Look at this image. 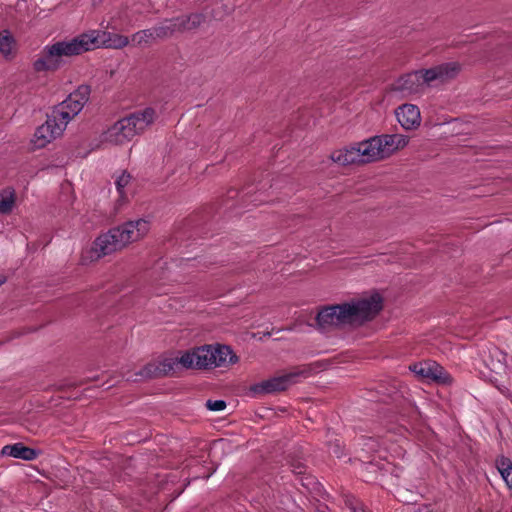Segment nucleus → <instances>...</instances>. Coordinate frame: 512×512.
I'll return each instance as SVG.
<instances>
[{
    "instance_id": "obj_24",
    "label": "nucleus",
    "mask_w": 512,
    "mask_h": 512,
    "mask_svg": "<svg viewBox=\"0 0 512 512\" xmlns=\"http://www.w3.org/2000/svg\"><path fill=\"white\" fill-rule=\"evenodd\" d=\"M6 281V278L3 276H0V286Z\"/></svg>"
},
{
    "instance_id": "obj_6",
    "label": "nucleus",
    "mask_w": 512,
    "mask_h": 512,
    "mask_svg": "<svg viewBox=\"0 0 512 512\" xmlns=\"http://www.w3.org/2000/svg\"><path fill=\"white\" fill-rule=\"evenodd\" d=\"M459 71V64L451 62L427 70L412 72L400 77L393 84V90L402 93L403 96H409L418 93L424 84L429 85L434 81L446 82L454 78Z\"/></svg>"
},
{
    "instance_id": "obj_4",
    "label": "nucleus",
    "mask_w": 512,
    "mask_h": 512,
    "mask_svg": "<svg viewBox=\"0 0 512 512\" xmlns=\"http://www.w3.org/2000/svg\"><path fill=\"white\" fill-rule=\"evenodd\" d=\"M88 98L89 88L87 86H81L57 105L51 114L48 115L45 123L36 129L31 140L33 147L35 149L44 148L53 140L60 137L68 123L82 111Z\"/></svg>"
},
{
    "instance_id": "obj_5",
    "label": "nucleus",
    "mask_w": 512,
    "mask_h": 512,
    "mask_svg": "<svg viewBox=\"0 0 512 512\" xmlns=\"http://www.w3.org/2000/svg\"><path fill=\"white\" fill-rule=\"evenodd\" d=\"M156 117V111L149 107L132 113L110 126L102 135L103 141L112 145H123L143 133L154 123Z\"/></svg>"
},
{
    "instance_id": "obj_19",
    "label": "nucleus",
    "mask_w": 512,
    "mask_h": 512,
    "mask_svg": "<svg viewBox=\"0 0 512 512\" xmlns=\"http://www.w3.org/2000/svg\"><path fill=\"white\" fill-rule=\"evenodd\" d=\"M496 467L507 486L512 490V462L510 459L505 457L497 459Z\"/></svg>"
},
{
    "instance_id": "obj_16",
    "label": "nucleus",
    "mask_w": 512,
    "mask_h": 512,
    "mask_svg": "<svg viewBox=\"0 0 512 512\" xmlns=\"http://www.w3.org/2000/svg\"><path fill=\"white\" fill-rule=\"evenodd\" d=\"M16 51V42L12 35L4 30L0 33V52L5 58H12Z\"/></svg>"
},
{
    "instance_id": "obj_2",
    "label": "nucleus",
    "mask_w": 512,
    "mask_h": 512,
    "mask_svg": "<svg viewBox=\"0 0 512 512\" xmlns=\"http://www.w3.org/2000/svg\"><path fill=\"white\" fill-rule=\"evenodd\" d=\"M382 309L379 294L363 296L321 309L316 317L320 329L326 331L344 326H358L373 319Z\"/></svg>"
},
{
    "instance_id": "obj_13",
    "label": "nucleus",
    "mask_w": 512,
    "mask_h": 512,
    "mask_svg": "<svg viewBox=\"0 0 512 512\" xmlns=\"http://www.w3.org/2000/svg\"><path fill=\"white\" fill-rule=\"evenodd\" d=\"M380 137L386 158L405 148L409 143V137L403 134H383Z\"/></svg>"
},
{
    "instance_id": "obj_17",
    "label": "nucleus",
    "mask_w": 512,
    "mask_h": 512,
    "mask_svg": "<svg viewBox=\"0 0 512 512\" xmlns=\"http://www.w3.org/2000/svg\"><path fill=\"white\" fill-rule=\"evenodd\" d=\"M131 41L135 46L145 47L157 41V38L154 35V29L149 28L134 33L131 37Z\"/></svg>"
},
{
    "instance_id": "obj_3",
    "label": "nucleus",
    "mask_w": 512,
    "mask_h": 512,
    "mask_svg": "<svg viewBox=\"0 0 512 512\" xmlns=\"http://www.w3.org/2000/svg\"><path fill=\"white\" fill-rule=\"evenodd\" d=\"M151 228L148 218L129 220L108 232L99 235L92 245L83 250L81 262L89 264L102 257L121 251L128 245L138 242L147 236Z\"/></svg>"
},
{
    "instance_id": "obj_15",
    "label": "nucleus",
    "mask_w": 512,
    "mask_h": 512,
    "mask_svg": "<svg viewBox=\"0 0 512 512\" xmlns=\"http://www.w3.org/2000/svg\"><path fill=\"white\" fill-rule=\"evenodd\" d=\"M204 21L202 14H191L174 18L175 27L177 32H184L199 27Z\"/></svg>"
},
{
    "instance_id": "obj_1",
    "label": "nucleus",
    "mask_w": 512,
    "mask_h": 512,
    "mask_svg": "<svg viewBox=\"0 0 512 512\" xmlns=\"http://www.w3.org/2000/svg\"><path fill=\"white\" fill-rule=\"evenodd\" d=\"M127 36L100 30H90L78 36L46 45L34 61L36 72L55 71L63 64L64 57H73L99 47L122 49L129 45Z\"/></svg>"
},
{
    "instance_id": "obj_25",
    "label": "nucleus",
    "mask_w": 512,
    "mask_h": 512,
    "mask_svg": "<svg viewBox=\"0 0 512 512\" xmlns=\"http://www.w3.org/2000/svg\"><path fill=\"white\" fill-rule=\"evenodd\" d=\"M127 380L136 381V380H138V378H133L132 376H127Z\"/></svg>"
},
{
    "instance_id": "obj_26",
    "label": "nucleus",
    "mask_w": 512,
    "mask_h": 512,
    "mask_svg": "<svg viewBox=\"0 0 512 512\" xmlns=\"http://www.w3.org/2000/svg\"><path fill=\"white\" fill-rule=\"evenodd\" d=\"M334 453L339 457L340 453L337 450H334Z\"/></svg>"
},
{
    "instance_id": "obj_20",
    "label": "nucleus",
    "mask_w": 512,
    "mask_h": 512,
    "mask_svg": "<svg viewBox=\"0 0 512 512\" xmlns=\"http://www.w3.org/2000/svg\"><path fill=\"white\" fill-rule=\"evenodd\" d=\"M131 175L126 171L120 172L115 179V185L117 192L119 194V198L121 200H126L128 195V187L131 183Z\"/></svg>"
},
{
    "instance_id": "obj_18",
    "label": "nucleus",
    "mask_w": 512,
    "mask_h": 512,
    "mask_svg": "<svg viewBox=\"0 0 512 512\" xmlns=\"http://www.w3.org/2000/svg\"><path fill=\"white\" fill-rule=\"evenodd\" d=\"M152 28L154 29V35L156 36L157 40L168 38L177 32L174 19L165 20Z\"/></svg>"
},
{
    "instance_id": "obj_11",
    "label": "nucleus",
    "mask_w": 512,
    "mask_h": 512,
    "mask_svg": "<svg viewBox=\"0 0 512 512\" xmlns=\"http://www.w3.org/2000/svg\"><path fill=\"white\" fill-rule=\"evenodd\" d=\"M412 372L423 379H430L443 385H450L453 382L451 375L438 363L425 361L410 366Z\"/></svg>"
},
{
    "instance_id": "obj_14",
    "label": "nucleus",
    "mask_w": 512,
    "mask_h": 512,
    "mask_svg": "<svg viewBox=\"0 0 512 512\" xmlns=\"http://www.w3.org/2000/svg\"><path fill=\"white\" fill-rule=\"evenodd\" d=\"M2 454L23 460H34L38 456L36 450L26 447L22 443L4 446L2 448Z\"/></svg>"
},
{
    "instance_id": "obj_22",
    "label": "nucleus",
    "mask_w": 512,
    "mask_h": 512,
    "mask_svg": "<svg viewBox=\"0 0 512 512\" xmlns=\"http://www.w3.org/2000/svg\"><path fill=\"white\" fill-rule=\"evenodd\" d=\"M206 407L210 411H222L226 408V402L224 400H208L206 402Z\"/></svg>"
},
{
    "instance_id": "obj_7",
    "label": "nucleus",
    "mask_w": 512,
    "mask_h": 512,
    "mask_svg": "<svg viewBox=\"0 0 512 512\" xmlns=\"http://www.w3.org/2000/svg\"><path fill=\"white\" fill-rule=\"evenodd\" d=\"M237 361V356L225 345H204L181 355L182 367L185 369H207L234 364Z\"/></svg>"
},
{
    "instance_id": "obj_23",
    "label": "nucleus",
    "mask_w": 512,
    "mask_h": 512,
    "mask_svg": "<svg viewBox=\"0 0 512 512\" xmlns=\"http://www.w3.org/2000/svg\"><path fill=\"white\" fill-rule=\"evenodd\" d=\"M345 504L350 508L352 512H358L362 509V504L353 496H347L345 499Z\"/></svg>"
},
{
    "instance_id": "obj_12",
    "label": "nucleus",
    "mask_w": 512,
    "mask_h": 512,
    "mask_svg": "<svg viewBox=\"0 0 512 512\" xmlns=\"http://www.w3.org/2000/svg\"><path fill=\"white\" fill-rule=\"evenodd\" d=\"M397 121L405 130H415L421 124L419 108L414 104H403L395 110Z\"/></svg>"
},
{
    "instance_id": "obj_21",
    "label": "nucleus",
    "mask_w": 512,
    "mask_h": 512,
    "mask_svg": "<svg viewBox=\"0 0 512 512\" xmlns=\"http://www.w3.org/2000/svg\"><path fill=\"white\" fill-rule=\"evenodd\" d=\"M15 204V193L11 188L0 191V213H10Z\"/></svg>"
},
{
    "instance_id": "obj_8",
    "label": "nucleus",
    "mask_w": 512,
    "mask_h": 512,
    "mask_svg": "<svg viewBox=\"0 0 512 512\" xmlns=\"http://www.w3.org/2000/svg\"><path fill=\"white\" fill-rule=\"evenodd\" d=\"M380 135L332 152L331 159L339 165L365 164L385 159Z\"/></svg>"
},
{
    "instance_id": "obj_9",
    "label": "nucleus",
    "mask_w": 512,
    "mask_h": 512,
    "mask_svg": "<svg viewBox=\"0 0 512 512\" xmlns=\"http://www.w3.org/2000/svg\"><path fill=\"white\" fill-rule=\"evenodd\" d=\"M306 377V370L295 368L287 373L272 377L250 386L248 393L252 397H259L266 394L284 391L290 386L298 383L301 378Z\"/></svg>"
},
{
    "instance_id": "obj_10",
    "label": "nucleus",
    "mask_w": 512,
    "mask_h": 512,
    "mask_svg": "<svg viewBox=\"0 0 512 512\" xmlns=\"http://www.w3.org/2000/svg\"><path fill=\"white\" fill-rule=\"evenodd\" d=\"M179 368H183L181 356H163L148 363L143 369L135 373V376H139L141 379H146L159 376L173 375L178 371Z\"/></svg>"
}]
</instances>
